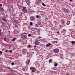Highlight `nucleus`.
<instances>
[{"label": "nucleus", "mask_w": 75, "mask_h": 75, "mask_svg": "<svg viewBox=\"0 0 75 75\" xmlns=\"http://www.w3.org/2000/svg\"><path fill=\"white\" fill-rule=\"evenodd\" d=\"M21 37L23 40H25V38L27 37L25 36L24 35L22 34L21 35Z\"/></svg>", "instance_id": "nucleus-1"}, {"label": "nucleus", "mask_w": 75, "mask_h": 75, "mask_svg": "<svg viewBox=\"0 0 75 75\" xmlns=\"http://www.w3.org/2000/svg\"><path fill=\"white\" fill-rule=\"evenodd\" d=\"M58 52H59V49H55L53 50V52L58 53Z\"/></svg>", "instance_id": "nucleus-2"}, {"label": "nucleus", "mask_w": 75, "mask_h": 75, "mask_svg": "<svg viewBox=\"0 0 75 75\" xmlns=\"http://www.w3.org/2000/svg\"><path fill=\"white\" fill-rule=\"evenodd\" d=\"M34 44L36 45H38L39 44H40V42L38 41V40H37L35 42Z\"/></svg>", "instance_id": "nucleus-3"}, {"label": "nucleus", "mask_w": 75, "mask_h": 75, "mask_svg": "<svg viewBox=\"0 0 75 75\" xmlns=\"http://www.w3.org/2000/svg\"><path fill=\"white\" fill-rule=\"evenodd\" d=\"M30 20L31 21H34L35 20V18L34 16H32L30 18Z\"/></svg>", "instance_id": "nucleus-4"}, {"label": "nucleus", "mask_w": 75, "mask_h": 75, "mask_svg": "<svg viewBox=\"0 0 75 75\" xmlns=\"http://www.w3.org/2000/svg\"><path fill=\"white\" fill-rule=\"evenodd\" d=\"M22 52L23 54H25L26 52H27V50L26 49H23L22 50Z\"/></svg>", "instance_id": "nucleus-5"}, {"label": "nucleus", "mask_w": 75, "mask_h": 75, "mask_svg": "<svg viewBox=\"0 0 75 75\" xmlns=\"http://www.w3.org/2000/svg\"><path fill=\"white\" fill-rule=\"evenodd\" d=\"M23 11H27V9H26V7H23Z\"/></svg>", "instance_id": "nucleus-6"}, {"label": "nucleus", "mask_w": 75, "mask_h": 75, "mask_svg": "<svg viewBox=\"0 0 75 75\" xmlns=\"http://www.w3.org/2000/svg\"><path fill=\"white\" fill-rule=\"evenodd\" d=\"M2 20H3V21H7V20H6V19L4 17L2 18Z\"/></svg>", "instance_id": "nucleus-7"}, {"label": "nucleus", "mask_w": 75, "mask_h": 75, "mask_svg": "<svg viewBox=\"0 0 75 75\" xmlns=\"http://www.w3.org/2000/svg\"><path fill=\"white\" fill-rule=\"evenodd\" d=\"M25 63L27 65H28L30 63V60H28Z\"/></svg>", "instance_id": "nucleus-8"}, {"label": "nucleus", "mask_w": 75, "mask_h": 75, "mask_svg": "<svg viewBox=\"0 0 75 75\" xmlns=\"http://www.w3.org/2000/svg\"><path fill=\"white\" fill-rule=\"evenodd\" d=\"M0 10L2 11H4V9L2 7L0 6Z\"/></svg>", "instance_id": "nucleus-9"}, {"label": "nucleus", "mask_w": 75, "mask_h": 75, "mask_svg": "<svg viewBox=\"0 0 75 75\" xmlns=\"http://www.w3.org/2000/svg\"><path fill=\"white\" fill-rule=\"evenodd\" d=\"M50 45H51V44L48 43L46 45V47H49V46H50Z\"/></svg>", "instance_id": "nucleus-10"}, {"label": "nucleus", "mask_w": 75, "mask_h": 75, "mask_svg": "<svg viewBox=\"0 0 75 75\" xmlns=\"http://www.w3.org/2000/svg\"><path fill=\"white\" fill-rule=\"evenodd\" d=\"M35 69V68L34 67H30V70H33V69Z\"/></svg>", "instance_id": "nucleus-11"}, {"label": "nucleus", "mask_w": 75, "mask_h": 75, "mask_svg": "<svg viewBox=\"0 0 75 75\" xmlns=\"http://www.w3.org/2000/svg\"><path fill=\"white\" fill-rule=\"evenodd\" d=\"M71 42L72 44H73V45H75V41H72Z\"/></svg>", "instance_id": "nucleus-12"}, {"label": "nucleus", "mask_w": 75, "mask_h": 75, "mask_svg": "<svg viewBox=\"0 0 75 75\" xmlns=\"http://www.w3.org/2000/svg\"><path fill=\"white\" fill-rule=\"evenodd\" d=\"M41 3V0H39L37 2L38 4H40V3Z\"/></svg>", "instance_id": "nucleus-13"}, {"label": "nucleus", "mask_w": 75, "mask_h": 75, "mask_svg": "<svg viewBox=\"0 0 75 75\" xmlns=\"http://www.w3.org/2000/svg\"><path fill=\"white\" fill-rule=\"evenodd\" d=\"M42 6H44V7H45V6H46V5L43 3H42Z\"/></svg>", "instance_id": "nucleus-14"}, {"label": "nucleus", "mask_w": 75, "mask_h": 75, "mask_svg": "<svg viewBox=\"0 0 75 75\" xmlns=\"http://www.w3.org/2000/svg\"><path fill=\"white\" fill-rule=\"evenodd\" d=\"M16 40V38H15L13 39L12 40V41H15Z\"/></svg>", "instance_id": "nucleus-15"}, {"label": "nucleus", "mask_w": 75, "mask_h": 75, "mask_svg": "<svg viewBox=\"0 0 75 75\" xmlns=\"http://www.w3.org/2000/svg\"><path fill=\"white\" fill-rule=\"evenodd\" d=\"M58 65V64L55 63V64H54V67H57V65Z\"/></svg>", "instance_id": "nucleus-16"}, {"label": "nucleus", "mask_w": 75, "mask_h": 75, "mask_svg": "<svg viewBox=\"0 0 75 75\" xmlns=\"http://www.w3.org/2000/svg\"><path fill=\"white\" fill-rule=\"evenodd\" d=\"M63 32L64 33H66V30H63Z\"/></svg>", "instance_id": "nucleus-17"}, {"label": "nucleus", "mask_w": 75, "mask_h": 75, "mask_svg": "<svg viewBox=\"0 0 75 75\" xmlns=\"http://www.w3.org/2000/svg\"><path fill=\"white\" fill-rule=\"evenodd\" d=\"M52 61V59H50L49 60V62H51Z\"/></svg>", "instance_id": "nucleus-18"}, {"label": "nucleus", "mask_w": 75, "mask_h": 75, "mask_svg": "<svg viewBox=\"0 0 75 75\" xmlns=\"http://www.w3.org/2000/svg\"><path fill=\"white\" fill-rule=\"evenodd\" d=\"M30 25H33V23L32 22H31L30 23Z\"/></svg>", "instance_id": "nucleus-19"}, {"label": "nucleus", "mask_w": 75, "mask_h": 75, "mask_svg": "<svg viewBox=\"0 0 75 75\" xmlns=\"http://www.w3.org/2000/svg\"><path fill=\"white\" fill-rule=\"evenodd\" d=\"M28 48H31V46L30 45H29L28 46Z\"/></svg>", "instance_id": "nucleus-20"}, {"label": "nucleus", "mask_w": 75, "mask_h": 75, "mask_svg": "<svg viewBox=\"0 0 75 75\" xmlns=\"http://www.w3.org/2000/svg\"><path fill=\"white\" fill-rule=\"evenodd\" d=\"M6 36L4 38V41H6Z\"/></svg>", "instance_id": "nucleus-21"}, {"label": "nucleus", "mask_w": 75, "mask_h": 75, "mask_svg": "<svg viewBox=\"0 0 75 75\" xmlns=\"http://www.w3.org/2000/svg\"><path fill=\"white\" fill-rule=\"evenodd\" d=\"M35 72V71L34 70V69H33L32 70V72Z\"/></svg>", "instance_id": "nucleus-22"}, {"label": "nucleus", "mask_w": 75, "mask_h": 75, "mask_svg": "<svg viewBox=\"0 0 75 75\" xmlns=\"http://www.w3.org/2000/svg\"><path fill=\"white\" fill-rule=\"evenodd\" d=\"M64 23H65V21H62V24H64Z\"/></svg>", "instance_id": "nucleus-23"}, {"label": "nucleus", "mask_w": 75, "mask_h": 75, "mask_svg": "<svg viewBox=\"0 0 75 75\" xmlns=\"http://www.w3.org/2000/svg\"><path fill=\"white\" fill-rule=\"evenodd\" d=\"M1 30H0V35H1Z\"/></svg>", "instance_id": "nucleus-24"}, {"label": "nucleus", "mask_w": 75, "mask_h": 75, "mask_svg": "<svg viewBox=\"0 0 75 75\" xmlns=\"http://www.w3.org/2000/svg\"><path fill=\"white\" fill-rule=\"evenodd\" d=\"M23 34H25V35H27V33H24Z\"/></svg>", "instance_id": "nucleus-25"}, {"label": "nucleus", "mask_w": 75, "mask_h": 75, "mask_svg": "<svg viewBox=\"0 0 75 75\" xmlns=\"http://www.w3.org/2000/svg\"><path fill=\"white\" fill-rule=\"evenodd\" d=\"M28 37H31V34H29L28 35Z\"/></svg>", "instance_id": "nucleus-26"}, {"label": "nucleus", "mask_w": 75, "mask_h": 75, "mask_svg": "<svg viewBox=\"0 0 75 75\" xmlns=\"http://www.w3.org/2000/svg\"><path fill=\"white\" fill-rule=\"evenodd\" d=\"M14 62H12V63H11V64H12V65H14Z\"/></svg>", "instance_id": "nucleus-27"}, {"label": "nucleus", "mask_w": 75, "mask_h": 75, "mask_svg": "<svg viewBox=\"0 0 75 75\" xmlns=\"http://www.w3.org/2000/svg\"><path fill=\"white\" fill-rule=\"evenodd\" d=\"M0 53L1 54V55H2V52L1 51H0Z\"/></svg>", "instance_id": "nucleus-28"}, {"label": "nucleus", "mask_w": 75, "mask_h": 75, "mask_svg": "<svg viewBox=\"0 0 75 75\" xmlns=\"http://www.w3.org/2000/svg\"><path fill=\"white\" fill-rule=\"evenodd\" d=\"M8 50H6L5 52H8Z\"/></svg>", "instance_id": "nucleus-29"}, {"label": "nucleus", "mask_w": 75, "mask_h": 75, "mask_svg": "<svg viewBox=\"0 0 75 75\" xmlns=\"http://www.w3.org/2000/svg\"><path fill=\"white\" fill-rule=\"evenodd\" d=\"M36 17L37 18H39V16H37Z\"/></svg>", "instance_id": "nucleus-30"}, {"label": "nucleus", "mask_w": 75, "mask_h": 75, "mask_svg": "<svg viewBox=\"0 0 75 75\" xmlns=\"http://www.w3.org/2000/svg\"><path fill=\"white\" fill-rule=\"evenodd\" d=\"M0 6H1V7H2V6H3V5L2 4H0Z\"/></svg>", "instance_id": "nucleus-31"}, {"label": "nucleus", "mask_w": 75, "mask_h": 75, "mask_svg": "<svg viewBox=\"0 0 75 75\" xmlns=\"http://www.w3.org/2000/svg\"><path fill=\"white\" fill-rule=\"evenodd\" d=\"M11 75H16L15 74H11Z\"/></svg>", "instance_id": "nucleus-32"}, {"label": "nucleus", "mask_w": 75, "mask_h": 75, "mask_svg": "<svg viewBox=\"0 0 75 75\" xmlns=\"http://www.w3.org/2000/svg\"><path fill=\"white\" fill-rule=\"evenodd\" d=\"M9 52H12V50H10V51H9Z\"/></svg>", "instance_id": "nucleus-33"}, {"label": "nucleus", "mask_w": 75, "mask_h": 75, "mask_svg": "<svg viewBox=\"0 0 75 75\" xmlns=\"http://www.w3.org/2000/svg\"><path fill=\"white\" fill-rule=\"evenodd\" d=\"M36 45H35L34 46V48H36Z\"/></svg>", "instance_id": "nucleus-34"}, {"label": "nucleus", "mask_w": 75, "mask_h": 75, "mask_svg": "<svg viewBox=\"0 0 75 75\" xmlns=\"http://www.w3.org/2000/svg\"><path fill=\"white\" fill-rule=\"evenodd\" d=\"M8 69H10V67H8Z\"/></svg>", "instance_id": "nucleus-35"}, {"label": "nucleus", "mask_w": 75, "mask_h": 75, "mask_svg": "<svg viewBox=\"0 0 75 75\" xmlns=\"http://www.w3.org/2000/svg\"><path fill=\"white\" fill-rule=\"evenodd\" d=\"M57 33H59V32H57Z\"/></svg>", "instance_id": "nucleus-36"}, {"label": "nucleus", "mask_w": 75, "mask_h": 75, "mask_svg": "<svg viewBox=\"0 0 75 75\" xmlns=\"http://www.w3.org/2000/svg\"><path fill=\"white\" fill-rule=\"evenodd\" d=\"M36 26L37 27V26H38V25L37 24H36Z\"/></svg>", "instance_id": "nucleus-37"}, {"label": "nucleus", "mask_w": 75, "mask_h": 75, "mask_svg": "<svg viewBox=\"0 0 75 75\" xmlns=\"http://www.w3.org/2000/svg\"><path fill=\"white\" fill-rule=\"evenodd\" d=\"M70 1H72V0H70Z\"/></svg>", "instance_id": "nucleus-38"}, {"label": "nucleus", "mask_w": 75, "mask_h": 75, "mask_svg": "<svg viewBox=\"0 0 75 75\" xmlns=\"http://www.w3.org/2000/svg\"><path fill=\"white\" fill-rule=\"evenodd\" d=\"M39 38H41V37H39Z\"/></svg>", "instance_id": "nucleus-39"}, {"label": "nucleus", "mask_w": 75, "mask_h": 75, "mask_svg": "<svg viewBox=\"0 0 75 75\" xmlns=\"http://www.w3.org/2000/svg\"><path fill=\"white\" fill-rule=\"evenodd\" d=\"M66 10V11H67V10Z\"/></svg>", "instance_id": "nucleus-40"}, {"label": "nucleus", "mask_w": 75, "mask_h": 75, "mask_svg": "<svg viewBox=\"0 0 75 75\" xmlns=\"http://www.w3.org/2000/svg\"><path fill=\"white\" fill-rule=\"evenodd\" d=\"M26 3H27V2L26 1Z\"/></svg>", "instance_id": "nucleus-41"}, {"label": "nucleus", "mask_w": 75, "mask_h": 75, "mask_svg": "<svg viewBox=\"0 0 75 75\" xmlns=\"http://www.w3.org/2000/svg\"><path fill=\"white\" fill-rule=\"evenodd\" d=\"M56 42H57V41H56Z\"/></svg>", "instance_id": "nucleus-42"}, {"label": "nucleus", "mask_w": 75, "mask_h": 75, "mask_svg": "<svg viewBox=\"0 0 75 75\" xmlns=\"http://www.w3.org/2000/svg\"><path fill=\"white\" fill-rule=\"evenodd\" d=\"M26 67H27V65H26Z\"/></svg>", "instance_id": "nucleus-43"}]
</instances>
